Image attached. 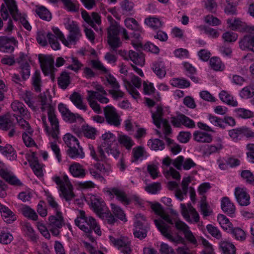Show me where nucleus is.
Listing matches in <instances>:
<instances>
[{
    "label": "nucleus",
    "instance_id": "nucleus-1",
    "mask_svg": "<svg viewBox=\"0 0 254 254\" xmlns=\"http://www.w3.org/2000/svg\"><path fill=\"white\" fill-rule=\"evenodd\" d=\"M151 208L155 213L160 216L157 219H154V222L158 231L161 234L170 241L178 244H185V239L176 234L172 235V227L171 225L174 224L170 216L166 213L161 205L156 203L151 205Z\"/></svg>",
    "mask_w": 254,
    "mask_h": 254
},
{
    "label": "nucleus",
    "instance_id": "nucleus-2",
    "mask_svg": "<svg viewBox=\"0 0 254 254\" xmlns=\"http://www.w3.org/2000/svg\"><path fill=\"white\" fill-rule=\"evenodd\" d=\"M75 224L81 230L85 232L89 240L93 242L95 241L94 238L91 235L92 231L99 236L101 235V231L99 225L96 220L91 216L87 217L84 212H81V215L75 220Z\"/></svg>",
    "mask_w": 254,
    "mask_h": 254
},
{
    "label": "nucleus",
    "instance_id": "nucleus-3",
    "mask_svg": "<svg viewBox=\"0 0 254 254\" xmlns=\"http://www.w3.org/2000/svg\"><path fill=\"white\" fill-rule=\"evenodd\" d=\"M67 29L69 31L67 39L59 28H53V32L65 46L69 47L70 45H75L81 36L79 27L75 22L72 21L67 25Z\"/></svg>",
    "mask_w": 254,
    "mask_h": 254
},
{
    "label": "nucleus",
    "instance_id": "nucleus-4",
    "mask_svg": "<svg viewBox=\"0 0 254 254\" xmlns=\"http://www.w3.org/2000/svg\"><path fill=\"white\" fill-rule=\"evenodd\" d=\"M122 28L116 21H113L107 29L108 43L113 51L120 47L122 42L119 37V34Z\"/></svg>",
    "mask_w": 254,
    "mask_h": 254
},
{
    "label": "nucleus",
    "instance_id": "nucleus-5",
    "mask_svg": "<svg viewBox=\"0 0 254 254\" xmlns=\"http://www.w3.org/2000/svg\"><path fill=\"white\" fill-rule=\"evenodd\" d=\"M47 39L51 48L54 50H58L60 49V44L58 41V37L53 32L46 33L43 30L37 32L36 40L37 42L42 46L47 45Z\"/></svg>",
    "mask_w": 254,
    "mask_h": 254
},
{
    "label": "nucleus",
    "instance_id": "nucleus-6",
    "mask_svg": "<svg viewBox=\"0 0 254 254\" xmlns=\"http://www.w3.org/2000/svg\"><path fill=\"white\" fill-rule=\"evenodd\" d=\"M0 6V15L4 20L7 19L10 14L13 19H17L20 13L15 0H3Z\"/></svg>",
    "mask_w": 254,
    "mask_h": 254
},
{
    "label": "nucleus",
    "instance_id": "nucleus-7",
    "mask_svg": "<svg viewBox=\"0 0 254 254\" xmlns=\"http://www.w3.org/2000/svg\"><path fill=\"white\" fill-rule=\"evenodd\" d=\"M136 219L134 222L133 234L135 237L141 240L146 237L148 227L146 223L145 218L141 214L135 215Z\"/></svg>",
    "mask_w": 254,
    "mask_h": 254
},
{
    "label": "nucleus",
    "instance_id": "nucleus-8",
    "mask_svg": "<svg viewBox=\"0 0 254 254\" xmlns=\"http://www.w3.org/2000/svg\"><path fill=\"white\" fill-rule=\"evenodd\" d=\"M109 239L113 245L120 250L122 253L131 254V242L127 237L121 236L120 238H115L110 236Z\"/></svg>",
    "mask_w": 254,
    "mask_h": 254
},
{
    "label": "nucleus",
    "instance_id": "nucleus-9",
    "mask_svg": "<svg viewBox=\"0 0 254 254\" xmlns=\"http://www.w3.org/2000/svg\"><path fill=\"white\" fill-rule=\"evenodd\" d=\"M175 228L179 231L183 233L185 238L190 244L197 245V242L192 232L190 230L189 227L184 222L177 220H174Z\"/></svg>",
    "mask_w": 254,
    "mask_h": 254
},
{
    "label": "nucleus",
    "instance_id": "nucleus-10",
    "mask_svg": "<svg viewBox=\"0 0 254 254\" xmlns=\"http://www.w3.org/2000/svg\"><path fill=\"white\" fill-rule=\"evenodd\" d=\"M47 110L48 120L52 128L50 130V135L53 138L57 139L58 138L60 131L59 121L55 114V108L53 107Z\"/></svg>",
    "mask_w": 254,
    "mask_h": 254
},
{
    "label": "nucleus",
    "instance_id": "nucleus-11",
    "mask_svg": "<svg viewBox=\"0 0 254 254\" xmlns=\"http://www.w3.org/2000/svg\"><path fill=\"white\" fill-rule=\"evenodd\" d=\"M171 123L176 127H180L182 125L188 128H193L195 127L194 122L182 114L171 117Z\"/></svg>",
    "mask_w": 254,
    "mask_h": 254
},
{
    "label": "nucleus",
    "instance_id": "nucleus-12",
    "mask_svg": "<svg viewBox=\"0 0 254 254\" xmlns=\"http://www.w3.org/2000/svg\"><path fill=\"white\" fill-rule=\"evenodd\" d=\"M106 122L110 125L118 127L121 124V119L116 109L112 106H107L104 109Z\"/></svg>",
    "mask_w": 254,
    "mask_h": 254
},
{
    "label": "nucleus",
    "instance_id": "nucleus-13",
    "mask_svg": "<svg viewBox=\"0 0 254 254\" xmlns=\"http://www.w3.org/2000/svg\"><path fill=\"white\" fill-rule=\"evenodd\" d=\"M81 16L83 20L96 31L98 30L97 26L101 23L100 15L97 12H93L90 15L85 10L81 11Z\"/></svg>",
    "mask_w": 254,
    "mask_h": 254
},
{
    "label": "nucleus",
    "instance_id": "nucleus-14",
    "mask_svg": "<svg viewBox=\"0 0 254 254\" xmlns=\"http://www.w3.org/2000/svg\"><path fill=\"white\" fill-rule=\"evenodd\" d=\"M18 42L13 37H0V52L11 53L14 50V47L17 46Z\"/></svg>",
    "mask_w": 254,
    "mask_h": 254
},
{
    "label": "nucleus",
    "instance_id": "nucleus-15",
    "mask_svg": "<svg viewBox=\"0 0 254 254\" xmlns=\"http://www.w3.org/2000/svg\"><path fill=\"white\" fill-rule=\"evenodd\" d=\"M58 109L61 113L64 120L66 122L70 123H74L77 120L80 122H82L84 120L83 118L78 114H74L71 112L66 106L60 103L58 105Z\"/></svg>",
    "mask_w": 254,
    "mask_h": 254
},
{
    "label": "nucleus",
    "instance_id": "nucleus-16",
    "mask_svg": "<svg viewBox=\"0 0 254 254\" xmlns=\"http://www.w3.org/2000/svg\"><path fill=\"white\" fill-rule=\"evenodd\" d=\"M53 179L58 186L62 194L66 201H69L73 198L74 195L72 191V185H69L68 188H66L63 181L59 177H55Z\"/></svg>",
    "mask_w": 254,
    "mask_h": 254
},
{
    "label": "nucleus",
    "instance_id": "nucleus-17",
    "mask_svg": "<svg viewBox=\"0 0 254 254\" xmlns=\"http://www.w3.org/2000/svg\"><path fill=\"white\" fill-rule=\"evenodd\" d=\"M11 108L19 117H23L25 119H30V113L23 103L15 100L11 103Z\"/></svg>",
    "mask_w": 254,
    "mask_h": 254
},
{
    "label": "nucleus",
    "instance_id": "nucleus-18",
    "mask_svg": "<svg viewBox=\"0 0 254 254\" xmlns=\"http://www.w3.org/2000/svg\"><path fill=\"white\" fill-rule=\"evenodd\" d=\"M106 192L110 196L115 195L117 199L125 205H128L130 202V199L127 197L125 192L122 189L112 188L109 189Z\"/></svg>",
    "mask_w": 254,
    "mask_h": 254
},
{
    "label": "nucleus",
    "instance_id": "nucleus-19",
    "mask_svg": "<svg viewBox=\"0 0 254 254\" xmlns=\"http://www.w3.org/2000/svg\"><path fill=\"white\" fill-rule=\"evenodd\" d=\"M235 195L239 204L241 206H247L250 203V195L244 189L236 188Z\"/></svg>",
    "mask_w": 254,
    "mask_h": 254
},
{
    "label": "nucleus",
    "instance_id": "nucleus-20",
    "mask_svg": "<svg viewBox=\"0 0 254 254\" xmlns=\"http://www.w3.org/2000/svg\"><path fill=\"white\" fill-rule=\"evenodd\" d=\"M35 155L36 153L35 152H32V154L31 155H29L27 157V160L29 162L30 166L34 174L37 177H41L43 176L42 166L39 164Z\"/></svg>",
    "mask_w": 254,
    "mask_h": 254
},
{
    "label": "nucleus",
    "instance_id": "nucleus-21",
    "mask_svg": "<svg viewBox=\"0 0 254 254\" xmlns=\"http://www.w3.org/2000/svg\"><path fill=\"white\" fill-rule=\"evenodd\" d=\"M25 58V55L23 53H20L19 57L17 59V63L20 64V73L23 80L28 79L30 74V67L29 64L27 62L23 63Z\"/></svg>",
    "mask_w": 254,
    "mask_h": 254
},
{
    "label": "nucleus",
    "instance_id": "nucleus-22",
    "mask_svg": "<svg viewBox=\"0 0 254 254\" xmlns=\"http://www.w3.org/2000/svg\"><path fill=\"white\" fill-rule=\"evenodd\" d=\"M39 60L42 71L44 74L48 75L52 72L54 68L53 59L50 57L46 56L42 59H40Z\"/></svg>",
    "mask_w": 254,
    "mask_h": 254
},
{
    "label": "nucleus",
    "instance_id": "nucleus-23",
    "mask_svg": "<svg viewBox=\"0 0 254 254\" xmlns=\"http://www.w3.org/2000/svg\"><path fill=\"white\" fill-rule=\"evenodd\" d=\"M239 47L242 50L254 52V36L251 35L244 36L239 41Z\"/></svg>",
    "mask_w": 254,
    "mask_h": 254
},
{
    "label": "nucleus",
    "instance_id": "nucleus-24",
    "mask_svg": "<svg viewBox=\"0 0 254 254\" xmlns=\"http://www.w3.org/2000/svg\"><path fill=\"white\" fill-rule=\"evenodd\" d=\"M221 207L225 213H226L231 217L234 216L236 208L229 197L226 196L222 198Z\"/></svg>",
    "mask_w": 254,
    "mask_h": 254
},
{
    "label": "nucleus",
    "instance_id": "nucleus-25",
    "mask_svg": "<svg viewBox=\"0 0 254 254\" xmlns=\"http://www.w3.org/2000/svg\"><path fill=\"white\" fill-rule=\"evenodd\" d=\"M190 182L191 179L190 177L184 178L181 184L182 190L180 189H177L175 190V196L180 200H183L184 199V195H186L187 194L188 186Z\"/></svg>",
    "mask_w": 254,
    "mask_h": 254
},
{
    "label": "nucleus",
    "instance_id": "nucleus-26",
    "mask_svg": "<svg viewBox=\"0 0 254 254\" xmlns=\"http://www.w3.org/2000/svg\"><path fill=\"white\" fill-rule=\"evenodd\" d=\"M69 171L74 177L83 178L86 174L84 167L78 163L72 164L69 167Z\"/></svg>",
    "mask_w": 254,
    "mask_h": 254
},
{
    "label": "nucleus",
    "instance_id": "nucleus-27",
    "mask_svg": "<svg viewBox=\"0 0 254 254\" xmlns=\"http://www.w3.org/2000/svg\"><path fill=\"white\" fill-rule=\"evenodd\" d=\"M64 224V219L62 213L60 211L56 212V215H51L49 217V226L62 228Z\"/></svg>",
    "mask_w": 254,
    "mask_h": 254
},
{
    "label": "nucleus",
    "instance_id": "nucleus-28",
    "mask_svg": "<svg viewBox=\"0 0 254 254\" xmlns=\"http://www.w3.org/2000/svg\"><path fill=\"white\" fill-rule=\"evenodd\" d=\"M89 149L90 153L92 157L96 161H101L103 162H107V158L106 156L103 147L100 146L98 148V154H96L95 149L93 145L89 144Z\"/></svg>",
    "mask_w": 254,
    "mask_h": 254
},
{
    "label": "nucleus",
    "instance_id": "nucleus-29",
    "mask_svg": "<svg viewBox=\"0 0 254 254\" xmlns=\"http://www.w3.org/2000/svg\"><path fill=\"white\" fill-rule=\"evenodd\" d=\"M66 154L70 158L73 159H82L85 156L83 149L79 144L78 145L68 148L66 150Z\"/></svg>",
    "mask_w": 254,
    "mask_h": 254
},
{
    "label": "nucleus",
    "instance_id": "nucleus-30",
    "mask_svg": "<svg viewBox=\"0 0 254 254\" xmlns=\"http://www.w3.org/2000/svg\"><path fill=\"white\" fill-rule=\"evenodd\" d=\"M152 118L154 124L158 128H161V122L165 119L162 118L163 115V109L161 106L158 105L156 107V111L155 112L151 111Z\"/></svg>",
    "mask_w": 254,
    "mask_h": 254
},
{
    "label": "nucleus",
    "instance_id": "nucleus-31",
    "mask_svg": "<svg viewBox=\"0 0 254 254\" xmlns=\"http://www.w3.org/2000/svg\"><path fill=\"white\" fill-rule=\"evenodd\" d=\"M0 212L3 219L7 223H11L16 220L14 213L5 206L0 204Z\"/></svg>",
    "mask_w": 254,
    "mask_h": 254
},
{
    "label": "nucleus",
    "instance_id": "nucleus-32",
    "mask_svg": "<svg viewBox=\"0 0 254 254\" xmlns=\"http://www.w3.org/2000/svg\"><path fill=\"white\" fill-rule=\"evenodd\" d=\"M14 123L9 114H6L0 116V129L8 131L11 128Z\"/></svg>",
    "mask_w": 254,
    "mask_h": 254
},
{
    "label": "nucleus",
    "instance_id": "nucleus-33",
    "mask_svg": "<svg viewBox=\"0 0 254 254\" xmlns=\"http://www.w3.org/2000/svg\"><path fill=\"white\" fill-rule=\"evenodd\" d=\"M152 69L159 78H162L165 77L166 71L163 61L158 60L154 62L152 64Z\"/></svg>",
    "mask_w": 254,
    "mask_h": 254
},
{
    "label": "nucleus",
    "instance_id": "nucleus-34",
    "mask_svg": "<svg viewBox=\"0 0 254 254\" xmlns=\"http://www.w3.org/2000/svg\"><path fill=\"white\" fill-rule=\"evenodd\" d=\"M130 60L135 64L142 66L144 64V56L142 53L136 52L132 50L128 52Z\"/></svg>",
    "mask_w": 254,
    "mask_h": 254
},
{
    "label": "nucleus",
    "instance_id": "nucleus-35",
    "mask_svg": "<svg viewBox=\"0 0 254 254\" xmlns=\"http://www.w3.org/2000/svg\"><path fill=\"white\" fill-rule=\"evenodd\" d=\"M69 98L77 108L84 111H87V106L83 103V98L79 93L74 92L70 96Z\"/></svg>",
    "mask_w": 254,
    "mask_h": 254
},
{
    "label": "nucleus",
    "instance_id": "nucleus-36",
    "mask_svg": "<svg viewBox=\"0 0 254 254\" xmlns=\"http://www.w3.org/2000/svg\"><path fill=\"white\" fill-rule=\"evenodd\" d=\"M193 137L194 140L198 142L209 143L212 140L211 135L201 131H195Z\"/></svg>",
    "mask_w": 254,
    "mask_h": 254
},
{
    "label": "nucleus",
    "instance_id": "nucleus-37",
    "mask_svg": "<svg viewBox=\"0 0 254 254\" xmlns=\"http://www.w3.org/2000/svg\"><path fill=\"white\" fill-rule=\"evenodd\" d=\"M92 206L95 212L100 216L106 208L105 202L101 198H94L92 200Z\"/></svg>",
    "mask_w": 254,
    "mask_h": 254
},
{
    "label": "nucleus",
    "instance_id": "nucleus-38",
    "mask_svg": "<svg viewBox=\"0 0 254 254\" xmlns=\"http://www.w3.org/2000/svg\"><path fill=\"white\" fill-rule=\"evenodd\" d=\"M48 96L49 97L51 96L48 92H43L39 96V102L41 105L40 109L42 112L54 107L50 103L51 99H49Z\"/></svg>",
    "mask_w": 254,
    "mask_h": 254
},
{
    "label": "nucleus",
    "instance_id": "nucleus-39",
    "mask_svg": "<svg viewBox=\"0 0 254 254\" xmlns=\"http://www.w3.org/2000/svg\"><path fill=\"white\" fill-rule=\"evenodd\" d=\"M35 12L41 19L44 20L49 21L52 19L51 12L44 6H36Z\"/></svg>",
    "mask_w": 254,
    "mask_h": 254
},
{
    "label": "nucleus",
    "instance_id": "nucleus-40",
    "mask_svg": "<svg viewBox=\"0 0 254 254\" xmlns=\"http://www.w3.org/2000/svg\"><path fill=\"white\" fill-rule=\"evenodd\" d=\"M70 83L69 73L66 71H63L61 73L58 79V85L63 89L67 88Z\"/></svg>",
    "mask_w": 254,
    "mask_h": 254
},
{
    "label": "nucleus",
    "instance_id": "nucleus-41",
    "mask_svg": "<svg viewBox=\"0 0 254 254\" xmlns=\"http://www.w3.org/2000/svg\"><path fill=\"white\" fill-rule=\"evenodd\" d=\"M219 245L224 254H236V249L232 243L227 241H222Z\"/></svg>",
    "mask_w": 254,
    "mask_h": 254
},
{
    "label": "nucleus",
    "instance_id": "nucleus-42",
    "mask_svg": "<svg viewBox=\"0 0 254 254\" xmlns=\"http://www.w3.org/2000/svg\"><path fill=\"white\" fill-rule=\"evenodd\" d=\"M219 97L222 101L227 103L228 105L233 107L238 106V102L234 100L233 97L225 91H222L219 93Z\"/></svg>",
    "mask_w": 254,
    "mask_h": 254
},
{
    "label": "nucleus",
    "instance_id": "nucleus-43",
    "mask_svg": "<svg viewBox=\"0 0 254 254\" xmlns=\"http://www.w3.org/2000/svg\"><path fill=\"white\" fill-rule=\"evenodd\" d=\"M145 23L153 29H157L161 28L162 23L161 20L157 17H149L145 19Z\"/></svg>",
    "mask_w": 254,
    "mask_h": 254
},
{
    "label": "nucleus",
    "instance_id": "nucleus-44",
    "mask_svg": "<svg viewBox=\"0 0 254 254\" xmlns=\"http://www.w3.org/2000/svg\"><path fill=\"white\" fill-rule=\"evenodd\" d=\"M12 235L7 230L0 229V243L7 245L13 240Z\"/></svg>",
    "mask_w": 254,
    "mask_h": 254
},
{
    "label": "nucleus",
    "instance_id": "nucleus-45",
    "mask_svg": "<svg viewBox=\"0 0 254 254\" xmlns=\"http://www.w3.org/2000/svg\"><path fill=\"white\" fill-rule=\"evenodd\" d=\"M63 140L68 148L78 145L79 144L77 138L70 133L64 135Z\"/></svg>",
    "mask_w": 254,
    "mask_h": 254
},
{
    "label": "nucleus",
    "instance_id": "nucleus-46",
    "mask_svg": "<svg viewBox=\"0 0 254 254\" xmlns=\"http://www.w3.org/2000/svg\"><path fill=\"white\" fill-rule=\"evenodd\" d=\"M22 214L26 217L34 221L38 219V215L34 210L28 206H24L21 208Z\"/></svg>",
    "mask_w": 254,
    "mask_h": 254
},
{
    "label": "nucleus",
    "instance_id": "nucleus-47",
    "mask_svg": "<svg viewBox=\"0 0 254 254\" xmlns=\"http://www.w3.org/2000/svg\"><path fill=\"white\" fill-rule=\"evenodd\" d=\"M21 99L24 101L25 103L33 110H35L34 105V102L32 101V93L29 91H25L21 95Z\"/></svg>",
    "mask_w": 254,
    "mask_h": 254
},
{
    "label": "nucleus",
    "instance_id": "nucleus-48",
    "mask_svg": "<svg viewBox=\"0 0 254 254\" xmlns=\"http://www.w3.org/2000/svg\"><path fill=\"white\" fill-rule=\"evenodd\" d=\"M148 145L151 149L155 151L162 150L165 147L164 142L159 139H149Z\"/></svg>",
    "mask_w": 254,
    "mask_h": 254
},
{
    "label": "nucleus",
    "instance_id": "nucleus-49",
    "mask_svg": "<svg viewBox=\"0 0 254 254\" xmlns=\"http://www.w3.org/2000/svg\"><path fill=\"white\" fill-rule=\"evenodd\" d=\"M227 4L225 8V12L229 15L236 14V5L238 0H226Z\"/></svg>",
    "mask_w": 254,
    "mask_h": 254
},
{
    "label": "nucleus",
    "instance_id": "nucleus-50",
    "mask_svg": "<svg viewBox=\"0 0 254 254\" xmlns=\"http://www.w3.org/2000/svg\"><path fill=\"white\" fill-rule=\"evenodd\" d=\"M171 84L180 88H187L190 86V82L185 78H173L171 80Z\"/></svg>",
    "mask_w": 254,
    "mask_h": 254
},
{
    "label": "nucleus",
    "instance_id": "nucleus-51",
    "mask_svg": "<svg viewBox=\"0 0 254 254\" xmlns=\"http://www.w3.org/2000/svg\"><path fill=\"white\" fill-rule=\"evenodd\" d=\"M217 219L223 229L229 231L230 228H232L233 225L225 215L219 214Z\"/></svg>",
    "mask_w": 254,
    "mask_h": 254
},
{
    "label": "nucleus",
    "instance_id": "nucleus-52",
    "mask_svg": "<svg viewBox=\"0 0 254 254\" xmlns=\"http://www.w3.org/2000/svg\"><path fill=\"white\" fill-rule=\"evenodd\" d=\"M236 116L243 119H248L254 116L253 113L244 108H237L235 110Z\"/></svg>",
    "mask_w": 254,
    "mask_h": 254
},
{
    "label": "nucleus",
    "instance_id": "nucleus-53",
    "mask_svg": "<svg viewBox=\"0 0 254 254\" xmlns=\"http://www.w3.org/2000/svg\"><path fill=\"white\" fill-rule=\"evenodd\" d=\"M184 65L186 71L187 72V75L190 77L193 82L197 83L198 81V78L193 75L196 72L195 68L188 63H185Z\"/></svg>",
    "mask_w": 254,
    "mask_h": 254
},
{
    "label": "nucleus",
    "instance_id": "nucleus-54",
    "mask_svg": "<svg viewBox=\"0 0 254 254\" xmlns=\"http://www.w3.org/2000/svg\"><path fill=\"white\" fill-rule=\"evenodd\" d=\"M104 152L105 151L109 155H112L115 158H120L123 154H121L119 150L116 146H112L111 144L103 147Z\"/></svg>",
    "mask_w": 254,
    "mask_h": 254
},
{
    "label": "nucleus",
    "instance_id": "nucleus-55",
    "mask_svg": "<svg viewBox=\"0 0 254 254\" xmlns=\"http://www.w3.org/2000/svg\"><path fill=\"white\" fill-rule=\"evenodd\" d=\"M119 141L127 149H130L134 145L133 141L130 137L126 135H120L119 138Z\"/></svg>",
    "mask_w": 254,
    "mask_h": 254
},
{
    "label": "nucleus",
    "instance_id": "nucleus-56",
    "mask_svg": "<svg viewBox=\"0 0 254 254\" xmlns=\"http://www.w3.org/2000/svg\"><path fill=\"white\" fill-rule=\"evenodd\" d=\"M2 154L6 156L9 157V160H14L16 159L17 156L16 152L14 148L10 144H6L4 146V149Z\"/></svg>",
    "mask_w": 254,
    "mask_h": 254
},
{
    "label": "nucleus",
    "instance_id": "nucleus-57",
    "mask_svg": "<svg viewBox=\"0 0 254 254\" xmlns=\"http://www.w3.org/2000/svg\"><path fill=\"white\" fill-rule=\"evenodd\" d=\"M223 148L222 143H217V144H212L208 145L207 148L204 152V154L206 156H209L211 154L218 153Z\"/></svg>",
    "mask_w": 254,
    "mask_h": 254
},
{
    "label": "nucleus",
    "instance_id": "nucleus-58",
    "mask_svg": "<svg viewBox=\"0 0 254 254\" xmlns=\"http://www.w3.org/2000/svg\"><path fill=\"white\" fill-rule=\"evenodd\" d=\"M111 209L114 214L119 219L122 221H127L126 215L123 210L119 206L115 204H111Z\"/></svg>",
    "mask_w": 254,
    "mask_h": 254
},
{
    "label": "nucleus",
    "instance_id": "nucleus-59",
    "mask_svg": "<svg viewBox=\"0 0 254 254\" xmlns=\"http://www.w3.org/2000/svg\"><path fill=\"white\" fill-rule=\"evenodd\" d=\"M23 230L31 241L34 242L36 240L37 235L30 224L25 223L23 226Z\"/></svg>",
    "mask_w": 254,
    "mask_h": 254
},
{
    "label": "nucleus",
    "instance_id": "nucleus-60",
    "mask_svg": "<svg viewBox=\"0 0 254 254\" xmlns=\"http://www.w3.org/2000/svg\"><path fill=\"white\" fill-rule=\"evenodd\" d=\"M82 131L85 137L94 139L96 135V129L89 126H83Z\"/></svg>",
    "mask_w": 254,
    "mask_h": 254
},
{
    "label": "nucleus",
    "instance_id": "nucleus-61",
    "mask_svg": "<svg viewBox=\"0 0 254 254\" xmlns=\"http://www.w3.org/2000/svg\"><path fill=\"white\" fill-rule=\"evenodd\" d=\"M238 35L236 33L231 31H227L224 33L222 36L225 42L233 43L238 39Z\"/></svg>",
    "mask_w": 254,
    "mask_h": 254
},
{
    "label": "nucleus",
    "instance_id": "nucleus-62",
    "mask_svg": "<svg viewBox=\"0 0 254 254\" xmlns=\"http://www.w3.org/2000/svg\"><path fill=\"white\" fill-rule=\"evenodd\" d=\"M64 6L70 11H77L79 9V4L76 1L71 0H61Z\"/></svg>",
    "mask_w": 254,
    "mask_h": 254
},
{
    "label": "nucleus",
    "instance_id": "nucleus-63",
    "mask_svg": "<svg viewBox=\"0 0 254 254\" xmlns=\"http://www.w3.org/2000/svg\"><path fill=\"white\" fill-rule=\"evenodd\" d=\"M239 95L243 99L251 98L254 95V89H252L251 87L247 86L240 91Z\"/></svg>",
    "mask_w": 254,
    "mask_h": 254
},
{
    "label": "nucleus",
    "instance_id": "nucleus-64",
    "mask_svg": "<svg viewBox=\"0 0 254 254\" xmlns=\"http://www.w3.org/2000/svg\"><path fill=\"white\" fill-rule=\"evenodd\" d=\"M120 6L123 14H125L132 10L134 4L129 0H123L120 3Z\"/></svg>",
    "mask_w": 254,
    "mask_h": 254
}]
</instances>
